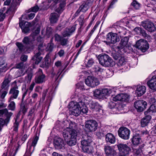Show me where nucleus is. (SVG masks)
Wrapping results in <instances>:
<instances>
[{
	"instance_id": "obj_1",
	"label": "nucleus",
	"mask_w": 156,
	"mask_h": 156,
	"mask_svg": "<svg viewBox=\"0 0 156 156\" xmlns=\"http://www.w3.org/2000/svg\"><path fill=\"white\" fill-rule=\"evenodd\" d=\"M77 135V131L70 128H67L63 133V136L65 141L69 146H74L76 144Z\"/></svg>"
},
{
	"instance_id": "obj_2",
	"label": "nucleus",
	"mask_w": 156,
	"mask_h": 156,
	"mask_svg": "<svg viewBox=\"0 0 156 156\" xmlns=\"http://www.w3.org/2000/svg\"><path fill=\"white\" fill-rule=\"evenodd\" d=\"M13 113L11 112H9L7 108L0 110V117L5 116L4 119L2 118H0V132L2 131L4 125H7L9 123L11 117Z\"/></svg>"
},
{
	"instance_id": "obj_3",
	"label": "nucleus",
	"mask_w": 156,
	"mask_h": 156,
	"mask_svg": "<svg viewBox=\"0 0 156 156\" xmlns=\"http://www.w3.org/2000/svg\"><path fill=\"white\" fill-rule=\"evenodd\" d=\"M84 103L81 101L78 102L73 101L69 103L70 114L75 116H78L81 113L80 105H83Z\"/></svg>"
},
{
	"instance_id": "obj_4",
	"label": "nucleus",
	"mask_w": 156,
	"mask_h": 156,
	"mask_svg": "<svg viewBox=\"0 0 156 156\" xmlns=\"http://www.w3.org/2000/svg\"><path fill=\"white\" fill-rule=\"evenodd\" d=\"M99 63L105 67L113 66L115 65V62L108 55L104 54L98 56Z\"/></svg>"
},
{
	"instance_id": "obj_5",
	"label": "nucleus",
	"mask_w": 156,
	"mask_h": 156,
	"mask_svg": "<svg viewBox=\"0 0 156 156\" xmlns=\"http://www.w3.org/2000/svg\"><path fill=\"white\" fill-rule=\"evenodd\" d=\"M120 156H126L131 151L130 148L126 144L120 143L117 145Z\"/></svg>"
},
{
	"instance_id": "obj_6",
	"label": "nucleus",
	"mask_w": 156,
	"mask_h": 156,
	"mask_svg": "<svg viewBox=\"0 0 156 156\" xmlns=\"http://www.w3.org/2000/svg\"><path fill=\"white\" fill-rule=\"evenodd\" d=\"M106 40L103 41L107 45H109L110 43L115 44L119 41L120 39L116 33H109L106 35Z\"/></svg>"
},
{
	"instance_id": "obj_7",
	"label": "nucleus",
	"mask_w": 156,
	"mask_h": 156,
	"mask_svg": "<svg viewBox=\"0 0 156 156\" xmlns=\"http://www.w3.org/2000/svg\"><path fill=\"white\" fill-rule=\"evenodd\" d=\"M118 133L119 136L123 139L127 140L129 138L130 131L126 127H121L119 128Z\"/></svg>"
},
{
	"instance_id": "obj_8",
	"label": "nucleus",
	"mask_w": 156,
	"mask_h": 156,
	"mask_svg": "<svg viewBox=\"0 0 156 156\" xmlns=\"http://www.w3.org/2000/svg\"><path fill=\"white\" fill-rule=\"evenodd\" d=\"M98 124L97 122L94 120H87L85 123V127L89 132H93L96 130Z\"/></svg>"
},
{
	"instance_id": "obj_9",
	"label": "nucleus",
	"mask_w": 156,
	"mask_h": 156,
	"mask_svg": "<svg viewBox=\"0 0 156 156\" xmlns=\"http://www.w3.org/2000/svg\"><path fill=\"white\" fill-rule=\"evenodd\" d=\"M128 40V38L127 37H124L122 39L119 45L117 47L118 52L120 54H123L126 52L125 49L127 48Z\"/></svg>"
},
{
	"instance_id": "obj_10",
	"label": "nucleus",
	"mask_w": 156,
	"mask_h": 156,
	"mask_svg": "<svg viewBox=\"0 0 156 156\" xmlns=\"http://www.w3.org/2000/svg\"><path fill=\"white\" fill-rule=\"evenodd\" d=\"M135 47L143 52H145L149 48V46L147 42L143 39H140L136 43Z\"/></svg>"
},
{
	"instance_id": "obj_11",
	"label": "nucleus",
	"mask_w": 156,
	"mask_h": 156,
	"mask_svg": "<svg viewBox=\"0 0 156 156\" xmlns=\"http://www.w3.org/2000/svg\"><path fill=\"white\" fill-rule=\"evenodd\" d=\"M147 102L142 100L136 101L134 103V106L137 111L141 112L146 108Z\"/></svg>"
},
{
	"instance_id": "obj_12",
	"label": "nucleus",
	"mask_w": 156,
	"mask_h": 156,
	"mask_svg": "<svg viewBox=\"0 0 156 156\" xmlns=\"http://www.w3.org/2000/svg\"><path fill=\"white\" fill-rule=\"evenodd\" d=\"M86 84L92 87H94L98 85L99 82L98 79L94 76H89L85 80Z\"/></svg>"
},
{
	"instance_id": "obj_13",
	"label": "nucleus",
	"mask_w": 156,
	"mask_h": 156,
	"mask_svg": "<svg viewBox=\"0 0 156 156\" xmlns=\"http://www.w3.org/2000/svg\"><path fill=\"white\" fill-rule=\"evenodd\" d=\"M21 0H12L11 6L6 11V14H13L17 9V6L20 5Z\"/></svg>"
},
{
	"instance_id": "obj_14",
	"label": "nucleus",
	"mask_w": 156,
	"mask_h": 156,
	"mask_svg": "<svg viewBox=\"0 0 156 156\" xmlns=\"http://www.w3.org/2000/svg\"><path fill=\"white\" fill-rule=\"evenodd\" d=\"M37 73V76L35 79V82L38 84L44 82L46 80V76L43 73L42 70L41 69H39Z\"/></svg>"
},
{
	"instance_id": "obj_15",
	"label": "nucleus",
	"mask_w": 156,
	"mask_h": 156,
	"mask_svg": "<svg viewBox=\"0 0 156 156\" xmlns=\"http://www.w3.org/2000/svg\"><path fill=\"white\" fill-rule=\"evenodd\" d=\"M141 24L145 29L149 32H153L155 31L156 30L154 24L151 21L142 22Z\"/></svg>"
},
{
	"instance_id": "obj_16",
	"label": "nucleus",
	"mask_w": 156,
	"mask_h": 156,
	"mask_svg": "<svg viewBox=\"0 0 156 156\" xmlns=\"http://www.w3.org/2000/svg\"><path fill=\"white\" fill-rule=\"evenodd\" d=\"M129 96L126 94H121L117 95L112 98L113 101H121L127 102L129 101Z\"/></svg>"
},
{
	"instance_id": "obj_17",
	"label": "nucleus",
	"mask_w": 156,
	"mask_h": 156,
	"mask_svg": "<svg viewBox=\"0 0 156 156\" xmlns=\"http://www.w3.org/2000/svg\"><path fill=\"white\" fill-rule=\"evenodd\" d=\"M18 89L17 86L16 85L12 88L10 89L9 93L12 94V95L9 98V101L12 100L13 99H16L17 98L19 93Z\"/></svg>"
},
{
	"instance_id": "obj_18",
	"label": "nucleus",
	"mask_w": 156,
	"mask_h": 156,
	"mask_svg": "<svg viewBox=\"0 0 156 156\" xmlns=\"http://www.w3.org/2000/svg\"><path fill=\"white\" fill-rule=\"evenodd\" d=\"M19 23V26L21 28L22 32L25 33H28L30 31L29 27L31 25V24L27 22L23 23L20 21Z\"/></svg>"
},
{
	"instance_id": "obj_19",
	"label": "nucleus",
	"mask_w": 156,
	"mask_h": 156,
	"mask_svg": "<svg viewBox=\"0 0 156 156\" xmlns=\"http://www.w3.org/2000/svg\"><path fill=\"white\" fill-rule=\"evenodd\" d=\"M104 150L107 156H115L116 155V151L110 146H105Z\"/></svg>"
},
{
	"instance_id": "obj_20",
	"label": "nucleus",
	"mask_w": 156,
	"mask_h": 156,
	"mask_svg": "<svg viewBox=\"0 0 156 156\" xmlns=\"http://www.w3.org/2000/svg\"><path fill=\"white\" fill-rule=\"evenodd\" d=\"M54 145L56 149H58L63 147L65 144L64 140L61 138H59L55 140Z\"/></svg>"
},
{
	"instance_id": "obj_21",
	"label": "nucleus",
	"mask_w": 156,
	"mask_h": 156,
	"mask_svg": "<svg viewBox=\"0 0 156 156\" xmlns=\"http://www.w3.org/2000/svg\"><path fill=\"white\" fill-rule=\"evenodd\" d=\"M92 141V138L90 136H87L86 138L82 139L81 141V148H82L85 147H86L88 145L91 144Z\"/></svg>"
},
{
	"instance_id": "obj_22",
	"label": "nucleus",
	"mask_w": 156,
	"mask_h": 156,
	"mask_svg": "<svg viewBox=\"0 0 156 156\" xmlns=\"http://www.w3.org/2000/svg\"><path fill=\"white\" fill-rule=\"evenodd\" d=\"M76 29L75 26H73L70 28H66L62 33L63 37H66L70 36L75 31Z\"/></svg>"
},
{
	"instance_id": "obj_23",
	"label": "nucleus",
	"mask_w": 156,
	"mask_h": 156,
	"mask_svg": "<svg viewBox=\"0 0 156 156\" xmlns=\"http://www.w3.org/2000/svg\"><path fill=\"white\" fill-rule=\"evenodd\" d=\"M147 83L151 89L156 91V76H153Z\"/></svg>"
},
{
	"instance_id": "obj_24",
	"label": "nucleus",
	"mask_w": 156,
	"mask_h": 156,
	"mask_svg": "<svg viewBox=\"0 0 156 156\" xmlns=\"http://www.w3.org/2000/svg\"><path fill=\"white\" fill-rule=\"evenodd\" d=\"M105 140L107 143L111 144H114L115 142V138L111 133H109L105 136Z\"/></svg>"
},
{
	"instance_id": "obj_25",
	"label": "nucleus",
	"mask_w": 156,
	"mask_h": 156,
	"mask_svg": "<svg viewBox=\"0 0 156 156\" xmlns=\"http://www.w3.org/2000/svg\"><path fill=\"white\" fill-rule=\"evenodd\" d=\"M90 109L93 111H98L101 109L102 106L98 102L92 101L89 104Z\"/></svg>"
},
{
	"instance_id": "obj_26",
	"label": "nucleus",
	"mask_w": 156,
	"mask_h": 156,
	"mask_svg": "<svg viewBox=\"0 0 156 156\" xmlns=\"http://www.w3.org/2000/svg\"><path fill=\"white\" fill-rule=\"evenodd\" d=\"M140 137V135L139 134L136 133L134 134L131 139L132 144L135 145H137L140 144L142 141Z\"/></svg>"
},
{
	"instance_id": "obj_27",
	"label": "nucleus",
	"mask_w": 156,
	"mask_h": 156,
	"mask_svg": "<svg viewBox=\"0 0 156 156\" xmlns=\"http://www.w3.org/2000/svg\"><path fill=\"white\" fill-rule=\"evenodd\" d=\"M38 52L36 53L35 55L32 58V60L35 61V63L36 64H38L42 58V57L40 56L41 54V50L39 47L38 48Z\"/></svg>"
},
{
	"instance_id": "obj_28",
	"label": "nucleus",
	"mask_w": 156,
	"mask_h": 156,
	"mask_svg": "<svg viewBox=\"0 0 156 156\" xmlns=\"http://www.w3.org/2000/svg\"><path fill=\"white\" fill-rule=\"evenodd\" d=\"M146 88L144 86H138L136 90V95L138 97L141 96L146 92Z\"/></svg>"
},
{
	"instance_id": "obj_29",
	"label": "nucleus",
	"mask_w": 156,
	"mask_h": 156,
	"mask_svg": "<svg viewBox=\"0 0 156 156\" xmlns=\"http://www.w3.org/2000/svg\"><path fill=\"white\" fill-rule=\"evenodd\" d=\"M63 70L59 69L57 72L53 69H52L51 71V76L52 77H55V81L57 80L58 77L62 72Z\"/></svg>"
},
{
	"instance_id": "obj_30",
	"label": "nucleus",
	"mask_w": 156,
	"mask_h": 156,
	"mask_svg": "<svg viewBox=\"0 0 156 156\" xmlns=\"http://www.w3.org/2000/svg\"><path fill=\"white\" fill-rule=\"evenodd\" d=\"M146 115L141 121V126L142 127L147 126L151 118V117L150 115L148 114Z\"/></svg>"
},
{
	"instance_id": "obj_31",
	"label": "nucleus",
	"mask_w": 156,
	"mask_h": 156,
	"mask_svg": "<svg viewBox=\"0 0 156 156\" xmlns=\"http://www.w3.org/2000/svg\"><path fill=\"white\" fill-rule=\"evenodd\" d=\"M10 81V79L8 77H5L3 82L2 83L1 90H7L9 86V83Z\"/></svg>"
},
{
	"instance_id": "obj_32",
	"label": "nucleus",
	"mask_w": 156,
	"mask_h": 156,
	"mask_svg": "<svg viewBox=\"0 0 156 156\" xmlns=\"http://www.w3.org/2000/svg\"><path fill=\"white\" fill-rule=\"evenodd\" d=\"M59 15L56 13H51L50 15V20L52 23H55L57 22Z\"/></svg>"
},
{
	"instance_id": "obj_33",
	"label": "nucleus",
	"mask_w": 156,
	"mask_h": 156,
	"mask_svg": "<svg viewBox=\"0 0 156 156\" xmlns=\"http://www.w3.org/2000/svg\"><path fill=\"white\" fill-rule=\"evenodd\" d=\"M82 150L84 152L90 154L94 151V149L92 146L90 144L83 148Z\"/></svg>"
},
{
	"instance_id": "obj_34",
	"label": "nucleus",
	"mask_w": 156,
	"mask_h": 156,
	"mask_svg": "<svg viewBox=\"0 0 156 156\" xmlns=\"http://www.w3.org/2000/svg\"><path fill=\"white\" fill-rule=\"evenodd\" d=\"M103 71V69L100 68L98 65H95L91 69L92 72L94 73L95 75L101 73Z\"/></svg>"
},
{
	"instance_id": "obj_35",
	"label": "nucleus",
	"mask_w": 156,
	"mask_h": 156,
	"mask_svg": "<svg viewBox=\"0 0 156 156\" xmlns=\"http://www.w3.org/2000/svg\"><path fill=\"white\" fill-rule=\"evenodd\" d=\"M10 100L9 101V98L8 99V102H9L8 106L7 107L8 109H7L8 110H9L12 111H14L15 110L16 108V104L14 101Z\"/></svg>"
},
{
	"instance_id": "obj_36",
	"label": "nucleus",
	"mask_w": 156,
	"mask_h": 156,
	"mask_svg": "<svg viewBox=\"0 0 156 156\" xmlns=\"http://www.w3.org/2000/svg\"><path fill=\"white\" fill-rule=\"evenodd\" d=\"M69 42L68 38H65L63 37L59 42L60 45L63 46L67 47L68 45Z\"/></svg>"
},
{
	"instance_id": "obj_37",
	"label": "nucleus",
	"mask_w": 156,
	"mask_h": 156,
	"mask_svg": "<svg viewBox=\"0 0 156 156\" xmlns=\"http://www.w3.org/2000/svg\"><path fill=\"white\" fill-rule=\"evenodd\" d=\"M151 112L152 113L156 112V105L153 104L151 105L147 111L144 112V114L145 115H147L148 113Z\"/></svg>"
},
{
	"instance_id": "obj_38",
	"label": "nucleus",
	"mask_w": 156,
	"mask_h": 156,
	"mask_svg": "<svg viewBox=\"0 0 156 156\" xmlns=\"http://www.w3.org/2000/svg\"><path fill=\"white\" fill-rule=\"evenodd\" d=\"M126 63V62L124 58L122 56H120V58L119 59V61L117 63V65L121 67L125 66Z\"/></svg>"
},
{
	"instance_id": "obj_39",
	"label": "nucleus",
	"mask_w": 156,
	"mask_h": 156,
	"mask_svg": "<svg viewBox=\"0 0 156 156\" xmlns=\"http://www.w3.org/2000/svg\"><path fill=\"white\" fill-rule=\"evenodd\" d=\"M89 7L84 2H83L82 5L80 6L79 9L81 10V12H85L88 10Z\"/></svg>"
},
{
	"instance_id": "obj_40",
	"label": "nucleus",
	"mask_w": 156,
	"mask_h": 156,
	"mask_svg": "<svg viewBox=\"0 0 156 156\" xmlns=\"http://www.w3.org/2000/svg\"><path fill=\"white\" fill-rule=\"evenodd\" d=\"M102 94L103 97L105 95H108L111 94L112 92V90L110 88H105L102 90Z\"/></svg>"
},
{
	"instance_id": "obj_41",
	"label": "nucleus",
	"mask_w": 156,
	"mask_h": 156,
	"mask_svg": "<svg viewBox=\"0 0 156 156\" xmlns=\"http://www.w3.org/2000/svg\"><path fill=\"white\" fill-rule=\"evenodd\" d=\"M66 3L65 2H62L59 4V6L56 9V11L58 13H61L64 10V8L65 6Z\"/></svg>"
},
{
	"instance_id": "obj_42",
	"label": "nucleus",
	"mask_w": 156,
	"mask_h": 156,
	"mask_svg": "<svg viewBox=\"0 0 156 156\" xmlns=\"http://www.w3.org/2000/svg\"><path fill=\"white\" fill-rule=\"evenodd\" d=\"M94 96L98 98H101L103 97L102 94V91L98 89H96L94 91Z\"/></svg>"
},
{
	"instance_id": "obj_43",
	"label": "nucleus",
	"mask_w": 156,
	"mask_h": 156,
	"mask_svg": "<svg viewBox=\"0 0 156 156\" xmlns=\"http://www.w3.org/2000/svg\"><path fill=\"white\" fill-rule=\"evenodd\" d=\"M133 153L135 156H140L141 155L142 151L141 148L133 149Z\"/></svg>"
},
{
	"instance_id": "obj_44",
	"label": "nucleus",
	"mask_w": 156,
	"mask_h": 156,
	"mask_svg": "<svg viewBox=\"0 0 156 156\" xmlns=\"http://www.w3.org/2000/svg\"><path fill=\"white\" fill-rule=\"evenodd\" d=\"M80 109L81 110V113L82 112L84 114L87 113L88 111L87 107L84 104L83 105H80Z\"/></svg>"
},
{
	"instance_id": "obj_45",
	"label": "nucleus",
	"mask_w": 156,
	"mask_h": 156,
	"mask_svg": "<svg viewBox=\"0 0 156 156\" xmlns=\"http://www.w3.org/2000/svg\"><path fill=\"white\" fill-rule=\"evenodd\" d=\"M25 66L23 62H21L16 65V68L22 70L24 69L26 67Z\"/></svg>"
},
{
	"instance_id": "obj_46",
	"label": "nucleus",
	"mask_w": 156,
	"mask_h": 156,
	"mask_svg": "<svg viewBox=\"0 0 156 156\" xmlns=\"http://www.w3.org/2000/svg\"><path fill=\"white\" fill-rule=\"evenodd\" d=\"M16 45L21 52L25 51L26 47L23 45L22 43L19 42H17L16 43Z\"/></svg>"
},
{
	"instance_id": "obj_47",
	"label": "nucleus",
	"mask_w": 156,
	"mask_h": 156,
	"mask_svg": "<svg viewBox=\"0 0 156 156\" xmlns=\"http://www.w3.org/2000/svg\"><path fill=\"white\" fill-rule=\"evenodd\" d=\"M38 136H38L37 134L36 133L35 136L32 141L31 144V146L34 147L36 146L39 139Z\"/></svg>"
},
{
	"instance_id": "obj_48",
	"label": "nucleus",
	"mask_w": 156,
	"mask_h": 156,
	"mask_svg": "<svg viewBox=\"0 0 156 156\" xmlns=\"http://www.w3.org/2000/svg\"><path fill=\"white\" fill-rule=\"evenodd\" d=\"M19 121L15 120V122L13 123V130L16 132H17L19 126Z\"/></svg>"
},
{
	"instance_id": "obj_49",
	"label": "nucleus",
	"mask_w": 156,
	"mask_h": 156,
	"mask_svg": "<svg viewBox=\"0 0 156 156\" xmlns=\"http://www.w3.org/2000/svg\"><path fill=\"white\" fill-rule=\"evenodd\" d=\"M49 56L48 55H47L44 58L45 60L44 62V67H47L49 65V62L48 61V58Z\"/></svg>"
},
{
	"instance_id": "obj_50",
	"label": "nucleus",
	"mask_w": 156,
	"mask_h": 156,
	"mask_svg": "<svg viewBox=\"0 0 156 156\" xmlns=\"http://www.w3.org/2000/svg\"><path fill=\"white\" fill-rule=\"evenodd\" d=\"M131 5L136 9H138L140 7V4L136 1H133L131 4Z\"/></svg>"
},
{
	"instance_id": "obj_51",
	"label": "nucleus",
	"mask_w": 156,
	"mask_h": 156,
	"mask_svg": "<svg viewBox=\"0 0 156 156\" xmlns=\"http://www.w3.org/2000/svg\"><path fill=\"white\" fill-rule=\"evenodd\" d=\"M8 92L7 90H1L0 91V95H1V98L3 99L5 97V96L7 94Z\"/></svg>"
},
{
	"instance_id": "obj_52",
	"label": "nucleus",
	"mask_w": 156,
	"mask_h": 156,
	"mask_svg": "<svg viewBox=\"0 0 156 156\" xmlns=\"http://www.w3.org/2000/svg\"><path fill=\"white\" fill-rule=\"evenodd\" d=\"M53 31V29L51 27H48L46 29V35L49 37L52 34Z\"/></svg>"
},
{
	"instance_id": "obj_53",
	"label": "nucleus",
	"mask_w": 156,
	"mask_h": 156,
	"mask_svg": "<svg viewBox=\"0 0 156 156\" xmlns=\"http://www.w3.org/2000/svg\"><path fill=\"white\" fill-rule=\"evenodd\" d=\"M94 63L93 59L92 58H90L88 60L86 65V67L88 68L91 67Z\"/></svg>"
},
{
	"instance_id": "obj_54",
	"label": "nucleus",
	"mask_w": 156,
	"mask_h": 156,
	"mask_svg": "<svg viewBox=\"0 0 156 156\" xmlns=\"http://www.w3.org/2000/svg\"><path fill=\"white\" fill-rule=\"evenodd\" d=\"M33 74L31 73H28L27 76L26 77V80L27 82H30L31 80Z\"/></svg>"
},
{
	"instance_id": "obj_55",
	"label": "nucleus",
	"mask_w": 156,
	"mask_h": 156,
	"mask_svg": "<svg viewBox=\"0 0 156 156\" xmlns=\"http://www.w3.org/2000/svg\"><path fill=\"white\" fill-rule=\"evenodd\" d=\"M62 37L63 36H61L58 34H56L54 35L55 41L59 42Z\"/></svg>"
},
{
	"instance_id": "obj_56",
	"label": "nucleus",
	"mask_w": 156,
	"mask_h": 156,
	"mask_svg": "<svg viewBox=\"0 0 156 156\" xmlns=\"http://www.w3.org/2000/svg\"><path fill=\"white\" fill-rule=\"evenodd\" d=\"M116 29L117 32L119 34L122 33L124 30V28H123L119 26H117Z\"/></svg>"
},
{
	"instance_id": "obj_57",
	"label": "nucleus",
	"mask_w": 156,
	"mask_h": 156,
	"mask_svg": "<svg viewBox=\"0 0 156 156\" xmlns=\"http://www.w3.org/2000/svg\"><path fill=\"white\" fill-rule=\"evenodd\" d=\"M39 8L37 5H36L33 7H32L29 9V12L32 11L34 12H36L39 10Z\"/></svg>"
},
{
	"instance_id": "obj_58",
	"label": "nucleus",
	"mask_w": 156,
	"mask_h": 156,
	"mask_svg": "<svg viewBox=\"0 0 156 156\" xmlns=\"http://www.w3.org/2000/svg\"><path fill=\"white\" fill-rule=\"evenodd\" d=\"M19 111L22 112L23 114H25L26 112V109L25 106L23 105H20V109Z\"/></svg>"
},
{
	"instance_id": "obj_59",
	"label": "nucleus",
	"mask_w": 156,
	"mask_h": 156,
	"mask_svg": "<svg viewBox=\"0 0 156 156\" xmlns=\"http://www.w3.org/2000/svg\"><path fill=\"white\" fill-rule=\"evenodd\" d=\"M141 28L139 27H136L133 30L134 32H135L136 34H140L141 32Z\"/></svg>"
},
{
	"instance_id": "obj_60",
	"label": "nucleus",
	"mask_w": 156,
	"mask_h": 156,
	"mask_svg": "<svg viewBox=\"0 0 156 156\" xmlns=\"http://www.w3.org/2000/svg\"><path fill=\"white\" fill-rule=\"evenodd\" d=\"M53 44L52 43H50L48 44L47 48L48 50L50 51H51L53 48Z\"/></svg>"
},
{
	"instance_id": "obj_61",
	"label": "nucleus",
	"mask_w": 156,
	"mask_h": 156,
	"mask_svg": "<svg viewBox=\"0 0 156 156\" xmlns=\"http://www.w3.org/2000/svg\"><path fill=\"white\" fill-rule=\"evenodd\" d=\"M57 54L60 57H63L65 54V51L63 49H61L57 53Z\"/></svg>"
},
{
	"instance_id": "obj_62",
	"label": "nucleus",
	"mask_w": 156,
	"mask_h": 156,
	"mask_svg": "<svg viewBox=\"0 0 156 156\" xmlns=\"http://www.w3.org/2000/svg\"><path fill=\"white\" fill-rule=\"evenodd\" d=\"M28 56L27 55H23L20 57L21 60L24 62H25L27 61V59Z\"/></svg>"
},
{
	"instance_id": "obj_63",
	"label": "nucleus",
	"mask_w": 156,
	"mask_h": 156,
	"mask_svg": "<svg viewBox=\"0 0 156 156\" xmlns=\"http://www.w3.org/2000/svg\"><path fill=\"white\" fill-rule=\"evenodd\" d=\"M89 7L92 5L94 2L92 0H87L84 2Z\"/></svg>"
},
{
	"instance_id": "obj_64",
	"label": "nucleus",
	"mask_w": 156,
	"mask_h": 156,
	"mask_svg": "<svg viewBox=\"0 0 156 156\" xmlns=\"http://www.w3.org/2000/svg\"><path fill=\"white\" fill-rule=\"evenodd\" d=\"M23 42L25 44H29L30 42L29 37H25L23 40Z\"/></svg>"
}]
</instances>
